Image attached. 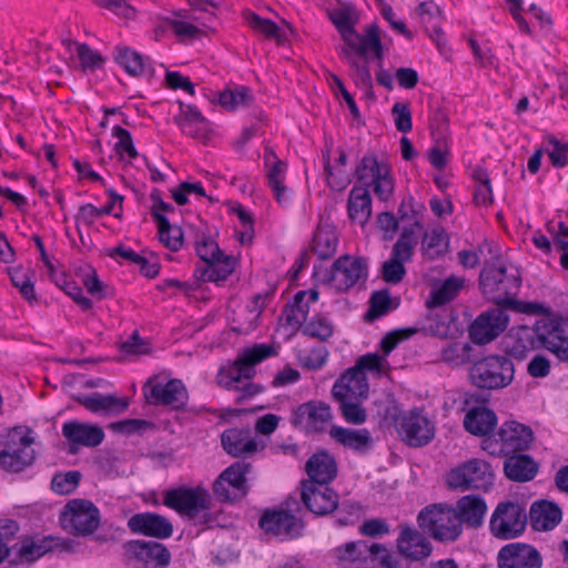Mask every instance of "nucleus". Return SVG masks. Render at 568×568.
<instances>
[{"label":"nucleus","mask_w":568,"mask_h":568,"mask_svg":"<svg viewBox=\"0 0 568 568\" xmlns=\"http://www.w3.org/2000/svg\"><path fill=\"white\" fill-rule=\"evenodd\" d=\"M355 176L363 185L354 186L348 195V216L352 221L365 225L372 215V197L368 186L381 201H388L395 189L392 168L379 162L374 154H366L356 166Z\"/></svg>","instance_id":"nucleus-1"},{"label":"nucleus","mask_w":568,"mask_h":568,"mask_svg":"<svg viewBox=\"0 0 568 568\" xmlns=\"http://www.w3.org/2000/svg\"><path fill=\"white\" fill-rule=\"evenodd\" d=\"M519 270L514 265L487 263L480 273L484 295L497 306L525 314H548L549 308L539 303H526L515 297L520 288Z\"/></svg>","instance_id":"nucleus-2"},{"label":"nucleus","mask_w":568,"mask_h":568,"mask_svg":"<svg viewBox=\"0 0 568 568\" xmlns=\"http://www.w3.org/2000/svg\"><path fill=\"white\" fill-rule=\"evenodd\" d=\"M275 354L276 349L266 344H256L245 349L231 367L220 369L216 376L217 384L226 389L240 392L235 400L242 403L261 392L258 385L248 382L255 374L254 366Z\"/></svg>","instance_id":"nucleus-3"},{"label":"nucleus","mask_w":568,"mask_h":568,"mask_svg":"<svg viewBox=\"0 0 568 568\" xmlns=\"http://www.w3.org/2000/svg\"><path fill=\"white\" fill-rule=\"evenodd\" d=\"M328 18L345 42L344 48L354 49L361 55L373 51L378 60L382 59L383 50L378 27L376 24L368 26L365 34L356 32L355 26L358 23L359 17L354 6L344 3L339 8L328 11Z\"/></svg>","instance_id":"nucleus-4"},{"label":"nucleus","mask_w":568,"mask_h":568,"mask_svg":"<svg viewBox=\"0 0 568 568\" xmlns=\"http://www.w3.org/2000/svg\"><path fill=\"white\" fill-rule=\"evenodd\" d=\"M163 505L186 517L194 525L211 527L214 523L210 513L211 495L201 486L193 488L181 486L165 490Z\"/></svg>","instance_id":"nucleus-5"},{"label":"nucleus","mask_w":568,"mask_h":568,"mask_svg":"<svg viewBox=\"0 0 568 568\" xmlns=\"http://www.w3.org/2000/svg\"><path fill=\"white\" fill-rule=\"evenodd\" d=\"M423 225L415 221L409 227H404L392 248L390 257L383 262L381 276L388 284H398L406 275L405 263L412 261L418 243Z\"/></svg>","instance_id":"nucleus-6"},{"label":"nucleus","mask_w":568,"mask_h":568,"mask_svg":"<svg viewBox=\"0 0 568 568\" xmlns=\"http://www.w3.org/2000/svg\"><path fill=\"white\" fill-rule=\"evenodd\" d=\"M334 551L343 568H377L378 566L392 567L393 565L389 550L376 542L351 541Z\"/></svg>","instance_id":"nucleus-7"},{"label":"nucleus","mask_w":568,"mask_h":568,"mask_svg":"<svg viewBox=\"0 0 568 568\" xmlns=\"http://www.w3.org/2000/svg\"><path fill=\"white\" fill-rule=\"evenodd\" d=\"M419 527L438 541H455L463 530L453 506L434 504L425 507L417 518Z\"/></svg>","instance_id":"nucleus-8"},{"label":"nucleus","mask_w":568,"mask_h":568,"mask_svg":"<svg viewBox=\"0 0 568 568\" xmlns=\"http://www.w3.org/2000/svg\"><path fill=\"white\" fill-rule=\"evenodd\" d=\"M196 254L205 262L194 271V276L203 282H223L235 270L236 260L232 255H225L212 239L203 236L196 241Z\"/></svg>","instance_id":"nucleus-9"},{"label":"nucleus","mask_w":568,"mask_h":568,"mask_svg":"<svg viewBox=\"0 0 568 568\" xmlns=\"http://www.w3.org/2000/svg\"><path fill=\"white\" fill-rule=\"evenodd\" d=\"M513 362L504 355H489L475 362L469 369V378L478 388L499 389L514 379Z\"/></svg>","instance_id":"nucleus-10"},{"label":"nucleus","mask_w":568,"mask_h":568,"mask_svg":"<svg viewBox=\"0 0 568 568\" xmlns=\"http://www.w3.org/2000/svg\"><path fill=\"white\" fill-rule=\"evenodd\" d=\"M534 434L530 427L517 422L504 423L498 432L481 440V448L491 456H507L528 449Z\"/></svg>","instance_id":"nucleus-11"},{"label":"nucleus","mask_w":568,"mask_h":568,"mask_svg":"<svg viewBox=\"0 0 568 568\" xmlns=\"http://www.w3.org/2000/svg\"><path fill=\"white\" fill-rule=\"evenodd\" d=\"M494 483L491 466L478 458L470 459L453 469L446 476V484L455 490H488Z\"/></svg>","instance_id":"nucleus-12"},{"label":"nucleus","mask_w":568,"mask_h":568,"mask_svg":"<svg viewBox=\"0 0 568 568\" xmlns=\"http://www.w3.org/2000/svg\"><path fill=\"white\" fill-rule=\"evenodd\" d=\"M64 529L77 536L92 535L100 525V511L90 500H70L60 517Z\"/></svg>","instance_id":"nucleus-13"},{"label":"nucleus","mask_w":568,"mask_h":568,"mask_svg":"<svg viewBox=\"0 0 568 568\" xmlns=\"http://www.w3.org/2000/svg\"><path fill=\"white\" fill-rule=\"evenodd\" d=\"M527 524L525 509L517 503H500L490 518V531L500 539H513L524 532Z\"/></svg>","instance_id":"nucleus-14"},{"label":"nucleus","mask_w":568,"mask_h":568,"mask_svg":"<svg viewBox=\"0 0 568 568\" xmlns=\"http://www.w3.org/2000/svg\"><path fill=\"white\" fill-rule=\"evenodd\" d=\"M333 420L331 406L323 400H308L292 410L291 424L305 433H322Z\"/></svg>","instance_id":"nucleus-15"},{"label":"nucleus","mask_w":568,"mask_h":568,"mask_svg":"<svg viewBox=\"0 0 568 568\" xmlns=\"http://www.w3.org/2000/svg\"><path fill=\"white\" fill-rule=\"evenodd\" d=\"M33 439L18 432L10 433L0 452V465L7 471L19 473L34 460Z\"/></svg>","instance_id":"nucleus-16"},{"label":"nucleus","mask_w":568,"mask_h":568,"mask_svg":"<svg viewBox=\"0 0 568 568\" xmlns=\"http://www.w3.org/2000/svg\"><path fill=\"white\" fill-rule=\"evenodd\" d=\"M402 439L413 447L427 445L435 435V427L429 419L418 410L403 413L396 420Z\"/></svg>","instance_id":"nucleus-17"},{"label":"nucleus","mask_w":568,"mask_h":568,"mask_svg":"<svg viewBox=\"0 0 568 568\" xmlns=\"http://www.w3.org/2000/svg\"><path fill=\"white\" fill-rule=\"evenodd\" d=\"M145 397L153 405H166L178 409L186 404L187 390L180 379L162 383L151 378L145 386Z\"/></svg>","instance_id":"nucleus-18"},{"label":"nucleus","mask_w":568,"mask_h":568,"mask_svg":"<svg viewBox=\"0 0 568 568\" xmlns=\"http://www.w3.org/2000/svg\"><path fill=\"white\" fill-rule=\"evenodd\" d=\"M509 317L505 307L498 306L480 314L469 327V335L476 344H486L503 333Z\"/></svg>","instance_id":"nucleus-19"},{"label":"nucleus","mask_w":568,"mask_h":568,"mask_svg":"<svg viewBox=\"0 0 568 568\" xmlns=\"http://www.w3.org/2000/svg\"><path fill=\"white\" fill-rule=\"evenodd\" d=\"M129 560H136L153 568H164L170 564L171 554L158 541L131 540L123 545Z\"/></svg>","instance_id":"nucleus-20"},{"label":"nucleus","mask_w":568,"mask_h":568,"mask_svg":"<svg viewBox=\"0 0 568 568\" xmlns=\"http://www.w3.org/2000/svg\"><path fill=\"white\" fill-rule=\"evenodd\" d=\"M301 499L315 515L324 516L336 509L338 495L327 484L301 483Z\"/></svg>","instance_id":"nucleus-21"},{"label":"nucleus","mask_w":568,"mask_h":568,"mask_svg":"<svg viewBox=\"0 0 568 568\" xmlns=\"http://www.w3.org/2000/svg\"><path fill=\"white\" fill-rule=\"evenodd\" d=\"M366 272L365 260L344 255L337 258L331 271V285L337 291H346L354 286Z\"/></svg>","instance_id":"nucleus-22"},{"label":"nucleus","mask_w":568,"mask_h":568,"mask_svg":"<svg viewBox=\"0 0 568 568\" xmlns=\"http://www.w3.org/2000/svg\"><path fill=\"white\" fill-rule=\"evenodd\" d=\"M250 465L244 462H236L226 468L213 485L214 494L222 500H233L239 494H245L246 474Z\"/></svg>","instance_id":"nucleus-23"},{"label":"nucleus","mask_w":568,"mask_h":568,"mask_svg":"<svg viewBox=\"0 0 568 568\" xmlns=\"http://www.w3.org/2000/svg\"><path fill=\"white\" fill-rule=\"evenodd\" d=\"M541 562L537 549L525 544H509L498 554L499 568H540Z\"/></svg>","instance_id":"nucleus-24"},{"label":"nucleus","mask_w":568,"mask_h":568,"mask_svg":"<svg viewBox=\"0 0 568 568\" xmlns=\"http://www.w3.org/2000/svg\"><path fill=\"white\" fill-rule=\"evenodd\" d=\"M128 527L132 532L160 539L169 538L173 534L171 521L164 516L154 513L133 515L128 521Z\"/></svg>","instance_id":"nucleus-25"},{"label":"nucleus","mask_w":568,"mask_h":568,"mask_svg":"<svg viewBox=\"0 0 568 568\" xmlns=\"http://www.w3.org/2000/svg\"><path fill=\"white\" fill-rule=\"evenodd\" d=\"M536 329H538L539 348H546L560 361L568 359V338L558 324L544 320L537 321Z\"/></svg>","instance_id":"nucleus-26"},{"label":"nucleus","mask_w":568,"mask_h":568,"mask_svg":"<svg viewBox=\"0 0 568 568\" xmlns=\"http://www.w3.org/2000/svg\"><path fill=\"white\" fill-rule=\"evenodd\" d=\"M264 163L267 168V183L280 205L290 203V193L284 184L287 165L272 149H265Z\"/></svg>","instance_id":"nucleus-27"},{"label":"nucleus","mask_w":568,"mask_h":568,"mask_svg":"<svg viewBox=\"0 0 568 568\" xmlns=\"http://www.w3.org/2000/svg\"><path fill=\"white\" fill-rule=\"evenodd\" d=\"M368 395V383L363 372L357 368H348L333 385L332 396L334 399L366 398Z\"/></svg>","instance_id":"nucleus-28"},{"label":"nucleus","mask_w":568,"mask_h":568,"mask_svg":"<svg viewBox=\"0 0 568 568\" xmlns=\"http://www.w3.org/2000/svg\"><path fill=\"white\" fill-rule=\"evenodd\" d=\"M506 349L516 359H524L530 352L539 349L536 324L513 328L506 337Z\"/></svg>","instance_id":"nucleus-29"},{"label":"nucleus","mask_w":568,"mask_h":568,"mask_svg":"<svg viewBox=\"0 0 568 568\" xmlns=\"http://www.w3.org/2000/svg\"><path fill=\"white\" fill-rule=\"evenodd\" d=\"M62 435L70 444L87 447H95L104 438V432L100 426L78 420L64 423L62 425Z\"/></svg>","instance_id":"nucleus-30"},{"label":"nucleus","mask_w":568,"mask_h":568,"mask_svg":"<svg viewBox=\"0 0 568 568\" xmlns=\"http://www.w3.org/2000/svg\"><path fill=\"white\" fill-rule=\"evenodd\" d=\"M399 552L412 560H420L430 556L433 551L429 540L419 531L405 527L397 539Z\"/></svg>","instance_id":"nucleus-31"},{"label":"nucleus","mask_w":568,"mask_h":568,"mask_svg":"<svg viewBox=\"0 0 568 568\" xmlns=\"http://www.w3.org/2000/svg\"><path fill=\"white\" fill-rule=\"evenodd\" d=\"M260 527L274 536H295L301 528L300 520L287 510L265 513L260 519Z\"/></svg>","instance_id":"nucleus-32"},{"label":"nucleus","mask_w":568,"mask_h":568,"mask_svg":"<svg viewBox=\"0 0 568 568\" xmlns=\"http://www.w3.org/2000/svg\"><path fill=\"white\" fill-rule=\"evenodd\" d=\"M456 515L460 520V528L465 525L468 528L477 529L483 525L484 517L487 513L485 500L476 495L463 496L458 499Z\"/></svg>","instance_id":"nucleus-33"},{"label":"nucleus","mask_w":568,"mask_h":568,"mask_svg":"<svg viewBox=\"0 0 568 568\" xmlns=\"http://www.w3.org/2000/svg\"><path fill=\"white\" fill-rule=\"evenodd\" d=\"M52 547L53 539L51 538L40 540H36L34 538H24L20 542H16L13 546H10V550H12V556L9 557L10 562H32L50 551Z\"/></svg>","instance_id":"nucleus-34"},{"label":"nucleus","mask_w":568,"mask_h":568,"mask_svg":"<svg viewBox=\"0 0 568 568\" xmlns=\"http://www.w3.org/2000/svg\"><path fill=\"white\" fill-rule=\"evenodd\" d=\"M175 121L184 134L203 141L209 138L210 123L196 108L181 104V115Z\"/></svg>","instance_id":"nucleus-35"},{"label":"nucleus","mask_w":568,"mask_h":568,"mask_svg":"<svg viewBox=\"0 0 568 568\" xmlns=\"http://www.w3.org/2000/svg\"><path fill=\"white\" fill-rule=\"evenodd\" d=\"M307 480L302 483L328 484L337 475L335 459L327 453L314 454L306 463Z\"/></svg>","instance_id":"nucleus-36"},{"label":"nucleus","mask_w":568,"mask_h":568,"mask_svg":"<svg viewBox=\"0 0 568 568\" xmlns=\"http://www.w3.org/2000/svg\"><path fill=\"white\" fill-rule=\"evenodd\" d=\"M529 520L535 530H551L560 523L561 510L554 503L546 500L535 501L530 507Z\"/></svg>","instance_id":"nucleus-37"},{"label":"nucleus","mask_w":568,"mask_h":568,"mask_svg":"<svg viewBox=\"0 0 568 568\" xmlns=\"http://www.w3.org/2000/svg\"><path fill=\"white\" fill-rule=\"evenodd\" d=\"M497 424V416L495 413L485 407L477 406L469 409L464 418L465 429L476 436H483L484 438L490 436V432L494 430Z\"/></svg>","instance_id":"nucleus-38"},{"label":"nucleus","mask_w":568,"mask_h":568,"mask_svg":"<svg viewBox=\"0 0 568 568\" xmlns=\"http://www.w3.org/2000/svg\"><path fill=\"white\" fill-rule=\"evenodd\" d=\"M221 443L224 450L234 456H246L257 450L256 442L244 429L231 428L222 434Z\"/></svg>","instance_id":"nucleus-39"},{"label":"nucleus","mask_w":568,"mask_h":568,"mask_svg":"<svg viewBox=\"0 0 568 568\" xmlns=\"http://www.w3.org/2000/svg\"><path fill=\"white\" fill-rule=\"evenodd\" d=\"M464 285L465 278L456 275H452L443 282H434L429 300L426 303L427 306L438 307L449 303L457 297Z\"/></svg>","instance_id":"nucleus-40"},{"label":"nucleus","mask_w":568,"mask_h":568,"mask_svg":"<svg viewBox=\"0 0 568 568\" xmlns=\"http://www.w3.org/2000/svg\"><path fill=\"white\" fill-rule=\"evenodd\" d=\"M329 435L343 446L363 453L372 446V437L367 429H351L341 426H333Z\"/></svg>","instance_id":"nucleus-41"},{"label":"nucleus","mask_w":568,"mask_h":568,"mask_svg":"<svg viewBox=\"0 0 568 568\" xmlns=\"http://www.w3.org/2000/svg\"><path fill=\"white\" fill-rule=\"evenodd\" d=\"M318 295L315 290L298 292L293 304L284 311L286 324L295 328L300 327L307 318L311 303L317 302Z\"/></svg>","instance_id":"nucleus-42"},{"label":"nucleus","mask_w":568,"mask_h":568,"mask_svg":"<svg viewBox=\"0 0 568 568\" xmlns=\"http://www.w3.org/2000/svg\"><path fill=\"white\" fill-rule=\"evenodd\" d=\"M367 54L361 55L354 49L341 48V57L349 64L356 85L365 91H369L373 87V79L367 65Z\"/></svg>","instance_id":"nucleus-43"},{"label":"nucleus","mask_w":568,"mask_h":568,"mask_svg":"<svg viewBox=\"0 0 568 568\" xmlns=\"http://www.w3.org/2000/svg\"><path fill=\"white\" fill-rule=\"evenodd\" d=\"M504 471L514 481H528L536 476L538 466L528 455H513L505 459Z\"/></svg>","instance_id":"nucleus-44"},{"label":"nucleus","mask_w":568,"mask_h":568,"mask_svg":"<svg viewBox=\"0 0 568 568\" xmlns=\"http://www.w3.org/2000/svg\"><path fill=\"white\" fill-rule=\"evenodd\" d=\"M78 402L87 409L94 413H121L129 405L125 399L119 398L114 395H103L100 393L78 397Z\"/></svg>","instance_id":"nucleus-45"},{"label":"nucleus","mask_w":568,"mask_h":568,"mask_svg":"<svg viewBox=\"0 0 568 568\" xmlns=\"http://www.w3.org/2000/svg\"><path fill=\"white\" fill-rule=\"evenodd\" d=\"M174 16L181 18L180 20H170L169 23L174 33L180 38L194 39L201 34L199 26L191 21L197 22L202 27H209L212 21L205 20L203 16H195L194 12L181 10L174 12Z\"/></svg>","instance_id":"nucleus-46"},{"label":"nucleus","mask_w":568,"mask_h":568,"mask_svg":"<svg viewBox=\"0 0 568 568\" xmlns=\"http://www.w3.org/2000/svg\"><path fill=\"white\" fill-rule=\"evenodd\" d=\"M338 236L331 225H322L317 229L313 239V251L321 260L332 257L337 248Z\"/></svg>","instance_id":"nucleus-47"},{"label":"nucleus","mask_w":568,"mask_h":568,"mask_svg":"<svg viewBox=\"0 0 568 568\" xmlns=\"http://www.w3.org/2000/svg\"><path fill=\"white\" fill-rule=\"evenodd\" d=\"M448 247V240L443 229L426 231L423 235L422 251L425 256L435 260L442 256Z\"/></svg>","instance_id":"nucleus-48"},{"label":"nucleus","mask_w":568,"mask_h":568,"mask_svg":"<svg viewBox=\"0 0 568 568\" xmlns=\"http://www.w3.org/2000/svg\"><path fill=\"white\" fill-rule=\"evenodd\" d=\"M473 346L467 342H453L440 351V358L452 366H460L471 361Z\"/></svg>","instance_id":"nucleus-49"},{"label":"nucleus","mask_w":568,"mask_h":568,"mask_svg":"<svg viewBox=\"0 0 568 568\" xmlns=\"http://www.w3.org/2000/svg\"><path fill=\"white\" fill-rule=\"evenodd\" d=\"M114 59L131 75H141L145 70L144 58L128 47H118Z\"/></svg>","instance_id":"nucleus-50"},{"label":"nucleus","mask_w":568,"mask_h":568,"mask_svg":"<svg viewBox=\"0 0 568 568\" xmlns=\"http://www.w3.org/2000/svg\"><path fill=\"white\" fill-rule=\"evenodd\" d=\"M253 102L252 91L246 87L226 89L220 93L219 103L226 110L233 111L248 106Z\"/></svg>","instance_id":"nucleus-51"},{"label":"nucleus","mask_w":568,"mask_h":568,"mask_svg":"<svg viewBox=\"0 0 568 568\" xmlns=\"http://www.w3.org/2000/svg\"><path fill=\"white\" fill-rule=\"evenodd\" d=\"M416 12L427 31H432L437 36L442 33L440 22L443 20V12L434 1L422 2Z\"/></svg>","instance_id":"nucleus-52"},{"label":"nucleus","mask_w":568,"mask_h":568,"mask_svg":"<svg viewBox=\"0 0 568 568\" xmlns=\"http://www.w3.org/2000/svg\"><path fill=\"white\" fill-rule=\"evenodd\" d=\"M160 241L170 250L178 251L183 243V233L179 227H172L163 214H156Z\"/></svg>","instance_id":"nucleus-53"},{"label":"nucleus","mask_w":568,"mask_h":568,"mask_svg":"<svg viewBox=\"0 0 568 568\" xmlns=\"http://www.w3.org/2000/svg\"><path fill=\"white\" fill-rule=\"evenodd\" d=\"M63 44L69 53H77L83 68H98L103 62L102 57L85 43H78L68 39L63 41Z\"/></svg>","instance_id":"nucleus-54"},{"label":"nucleus","mask_w":568,"mask_h":568,"mask_svg":"<svg viewBox=\"0 0 568 568\" xmlns=\"http://www.w3.org/2000/svg\"><path fill=\"white\" fill-rule=\"evenodd\" d=\"M245 21L251 29L255 32L263 34L267 39H274L278 42L282 41L283 36L280 28L270 19H264L254 12H246L244 14Z\"/></svg>","instance_id":"nucleus-55"},{"label":"nucleus","mask_w":568,"mask_h":568,"mask_svg":"<svg viewBox=\"0 0 568 568\" xmlns=\"http://www.w3.org/2000/svg\"><path fill=\"white\" fill-rule=\"evenodd\" d=\"M364 398L335 399L344 419L353 425H361L366 420V410L362 405Z\"/></svg>","instance_id":"nucleus-56"},{"label":"nucleus","mask_w":568,"mask_h":568,"mask_svg":"<svg viewBox=\"0 0 568 568\" xmlns=\"http://www.w3.org/2000/svg\"><path fill=\"white\" fill-rule=\"evenodd\" d=\"M473 179L477 185L474 192V200L477 205H488L493 203V191L487 171L483 168H476L473 171Z\"/></svg>","instance_id":"nucleus-57"},{"label":"nucleus","mask_w":568,"mask_h":568,"mask_svg":"<svg viewBox=\"0 0 568 568\" xmlns=\"http://www.w3.org/2000/svg\"><path fill=\"white\" fill-rule=\"evenodd\" d=\"M81 474L77 470H70L64 474H55L51 480V488L60 495L73 493L80 481Z\"/></svg>","instance_id":"nucleus-58"},{"label":"nucleus","mask_w":568,"mask_h":568,"mask_svg":"<svg viewBox=\"0 0 568 568\" xmlns=\"http://www.w3.org/2000/svg\"><path fill=\"white\" fill-rule=\"evenodd\" d=\"M369 310L366 317L374 320L387 314L392 310V300L387 290L376 291L369 298Z\"/></svg>","instance_id":"nucleus-59"},{"label":"nucleus","mask_w":568,"mask_h":568,"mask_svg":"<svg viewBox=\"0 0 568 568\" xmlns=\"http://www.w3.org/2000/svg\"><path fill=\"white\" fill-rule=\"evenodd\" d=\"M334 332L332 323L323 317L316 316L304 327L303 333L312 338L320 339L322 342L327 341Z\"/></svg>","instance_id":"nucleus-60"},{"label":"nucleus","mask_w":568,"mask_h":568,"mask_svg":"<svg viewBox=\"0 0 568 568\" xmlns=\"http://www.w3.org/2000/svg\"><path fill=\"white\" fill-rule=\"evenodd\" d=\"M328 351L324 346L303 352L298 355L300 363L303 367L317 371L322 368L327 361Z\"/></svg>","instance_id":"nucleus-61"},{"label":"nucleus","mask_w":568,"mask_h":568,"mask_svg":"<svg viewBox=\"0 0 568 568\" xmlns=\"http://www.w3.org/2000/svg\"><path fill=\"white\" fill-rule=\"evenodd\" d=\"M387 366L388 362L384 356L376 353H369L361 356L353 367L357 368V372H363L364 374L366 371L382 374Z\"/></svg>","instance_id":"nucleus-62"},{"label":"nucleus","mask_w":568,"mask_h":568,"mask_svg":"<svg viewBox=\"0 0 568 568\" xmlns=\"http://www.w3.org/2000/svg\"><path fill=\"white\" fill-rule=\"evenodd\" d=\"M95 3L114 13L120 19L132 20L136 10L126 0H95Z\"/></svg>","instance_id":"nucleus-63"},{"label":"nucleus","mask_w":568,"mask_h":568,"mask_svg":"<svg viewBox=\"0 0 568 568\" xmlns=\"http://www.w3.org/2000/svg\"><path fill=\"white\" fill-rule=\"evenodd\" d=\"M548 144L550 148L546 152L551 164L556 168H565L568 164V143L550 138Z\"/></svg>","instance_id":"nucleus-64"}]
</instances>
